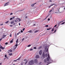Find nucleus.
I'll list each match as a JSON object with an SVG mask.
<instances>
[{"mask_svg": "<svg viewBox=\"0 0 65 65\" xmlns=\"http://www.w3.org/2000/svg\"><path fill=\"white\" fill-rule=\"evenodd\" d=\"M29 64H34V62L33 60H32L31 61H30L29 62Z\"/></svg>", "mask_w": 65, "mask_h": 65, "instance_id": "f257e3e1", "label": "nucleus"}, {"mask_svg": "<svg viewBox=\"0 0 65 65\" xmlns=\"http://www.w3.org/2000/svg\"><path fill=\"white\" fill-rule=\"evenodd\" d=\"M42 57H43V59L44 58H45V54H44V53L43 52L42 54Z\"/></svg>", "mask_w": 65, "mask_h": 65, "instance_id": "f03ea898", "label": "nucleus"}, {"mask_svg": "<svg viewBox=\"0 0 65 65\" xmlns=\"http://www.w3.org/2000/svg\"><path fill=\"white\" fill-rule=\"evenodd\" d=\"M34 61L35 63H37L38 62V60L37 59H35L34 60Z\"/></svg>", "mask_w": 65, "mask_h": 65, "instance_id": "7ed1b4c3", "label": "nucleus"}, {"mask_svg": "<svg viewBox=\"0 0 65 65\" xmlns=\"http://www.w3.org/2000/svg\"><path fill=\"white\" fill-rule=\"evenodd\" d=\"M17 48V47H15V46H14L13 48L12 49V50L13 51H14L15 49H16V48Z\"/></svg>", "mask_w": 65, "mask_h": 65, "instance_id": "20e7f679", "label": "nucleus"}, {"mask_svg": "<svg viewBox=\"0 0 65 65\" xmlns=\"http://www.w3.org/2000/svg\"><path fill=\"white\" fill-rule=\"evenodd\" d=\"M37 3H35L32 4L31 5V6H32V7H33V6H34V5H35L36 4H37Z\"/></svg>", "mask_w": 65, "mask_h": 65, "instance_id": "39448f33", "label": "nucleus"}, {"mask_svg": "<svg viewBox=\"0 0 65 65\" xmlns=\"http://www.w3.org/2000/svg\"><path fill=\"white\" fill-rule=\"evenodd\" d=\"M36 59H38V58H39V55H36Z\"/></svg>", "mask_w": 65, "mask_h": 65, "instance_id": "423d86ee", "label": "nucleus"}, {"mask_svg": "<svg viewBox=\"0 0 65 65\" xmlns=\"http://www.w3.org/2000/svg\"><path fill=\"white\" fill-rule=\"evenodd\" d=\"M0 48H1V49H2V50H3L4 49V48H5V47H2V46L1 45L0 47Z\"/></svg>", "mask_w": 65, "mask_h": 65, "instance_id": "0eeeda50", "label": "nucleus"}, {"mask_svg": "<svg viewBox=\"0 0 65 65\" xmlns=\"http://www.w3.org/2000/svg\"><path fill=\"white\" fill-rule=\"evenodd\" d=\"M39 54L40 55H41L42 54V50H41L39 52Z\"/></svg>", "mask_w": 65, "mask_h": 65, "instance_id": "6e6552de", "label": "nucleus"}, {"mask_svg": "<svg viewBox=\"0 0 65 65\" xmlns=\"http://www.w3.org/2000/svg\"><path fill=\"white\" fill-rule=\"evenodd\" d=\"M8 3H6L4 5V6H7V5H8V4H8Z\"/></svg>", "mask_w": 65, "mask_h": 65, "instance_id": "1a4fd4ad", "label": "nucleus"}, {"mask_svg": "<svg viewBox=\"0 0 65 65\" xmlns=\"http://www.w3.org/2000/svg\"><path fill=\"white\" fill-rule=\"evenodd\" d=\"M55 4H52L51 5H50V6L48 7V8H50L51 7V6H53V5H55Z\"/></svg>", "mask_w": 65, "mask_h": 65, "instance_id": "9d476101", "label": "nucleus"}, {"mask_svg": "<svg viewBox=\"0 0 65 65\" xmlns=\"http://www.w3.org/2000/svg\"><path fill=\"white\" fill-rule=\"evenodd\" d=\"M17 44H18V43H16V44L14 46L15 47H17V46H18V45Z\"/></svg>", "mask_w": 65, "mask_h": 65, "instance_id": "9b49d317", "label": "nucleus"}, {"mask_svg": "<svg viewBox=\"0 0 65 65\" xmlns=\"http://www.w3.org/2000/svg\"><path fill=\"white\" fill-rule=\"evenodd\" d=\"M6 37V35H3L2 36L3 38H4V37Z\"/></svg>", "mask_w": 65, "mask_h": 65, "instance_id": "f8f14e48", "label": "nucleus"}, {"mask_svg": "<svg viewBox=\"0 0 65 65\" xmlns=\"http://www.w3.org/2000/svg\"><path fill=\"white\" fill-rule=\"evenodd\" d=\"M63 22V21H61V22H60L58 24V26H60V24L61 23H62V22Z\"/></svg>", "mask_w": 65, "mask_h": 65, "instance_id": "ddd939ff", "label": "nucleus"}, {"mask_svg": "<svg viewBox=\"0 0 65 65\" xmlns=\"http://www.w3.org/2000/svg\"><path fill=\"white\" fill-rule=\"evenodd\" d=\"M31 46V45H29L27 46V47H30V46Z\"/></svg>", "mask_w": 65, "mask_h": 65, "instance_id": "4468645a", "label": "nucleus"}, {"mask_svg": "<svg viewBox=\"0 0 65 65\" xmlns=\"http://www.w3.org/2000/svg\"><path fill=\"white\" fill-rule=\"evenodd\" d=\"M44 62L45 63H46V59H44Z\"/></svg>", "mask_w": 65, "mask_h": 65, "instance_id": "2eb2a0df", "label": "nucleus"}, {"mask_svg": "<svg viewBox=\"0 0 65 65\" xmlns=\"http://www.w3.org/2000/svg\"><path fill=\"white\" fill-rule=\"evenodd\" d=\"M17 19H18V20L19 22H20V21H21V19H20L19 18H17Z\"/></svg>", "mask_w": 65, "mask_h": 65, "instance_id": "dca6fc26", "label": "nucleus"}, {"mask_svg": "<svg viewBox=\"0 0 65 65\" xmlns=\"http://www.w3.org/2000/svg\"><path fill=\"white\" fill-rule=\"evenodd\" d=\"M54 31V28H53L52 30H51L52 32H53V31Z\"/></svg>", "mask_w": 65, "mask_h": 65, "instance_id": "f3484780", "label": "nucleus"}, {"mask_svg": "<svg viewBox=\"0 0 65 65\" xmlns=\"http://www.w3.org/2000/svg\"><path fill=\"white\" fill-rule=\"evenodd\" d=\"M20 59H21V57H19V58H18V59H17V60H18V61H19V60H20Z\"/></svg>", "mask_w": 65, "mask_h": 65, "instance_id": "a211bd4d", "label": "nucleus"}, {"mask_svg": "<svg viewBox=\"0 0 65 65\" xmlns=\"http://www.w3.org/2000/svg\"><path fill=\"white\" fill-rule=\"evenodd\" d=\"M9 56H12V53L9 54Z\"/></svg>", "mask_w": 65, "mask_h": 65, "instance_id": "6ab92c4d", "label": "nucleus"}, {"mask_svg": "<svg viewBox=\"0 0 65 65\" xmlns=\"http://www.w3.org/2000/svg\"><path fill=\"white\" fill-rule=\"evenodd\" d=\"M51 28H48L47 29V30H51Z\"/></svg>", "mask_w": 65, "mask_h": 65, "instance_id": "aec40b11", "label": "nucleus"}, {"mask_svg": "<svg viewBox=\"0 0 65 65\" xmlns=\"http://www.w3.org/2000/svg\"><path fill=\"white\" fill-rule=\"evenodd\" d=\"M18 39H17V40L16 41V43H18Z\"/></svg>", "mask_w": 65, "mask_h": 65, "instance_id": "412c9836", "label": "nucleus"}, {"mask_svg": "<svg viewBox=\"0 0 65 65\" xmlns=\"http://www.w3.org/2000/svg\"><path fill=\"white\" fill-rule=\"evenodd\" d=\"M5 58H7V55H5Z\"/></svg>", "mask_w": 65, "mask_h": 65, "instance_id": "4be33fe9", "label": "nucleus"}, {"mask_svg": "<svg viewBox=\"0 0 65 65\" xmlns=\"http://www.w3.org/2000/svg\"><path fill=\"white\" fill-rule=\"evenodd\" d=\"M38 31V30H36L34 32V33H37V32Z\"/></svg>", "mask_w": 65, "mask_h": 65, "instance_id": "5701e85b", "label": "nucleus"}, {"mask_svg": "<svg viewBox=\"0 0 65 65\" xmlns=\"http://www.w3.org/2000/svg\"><path fill=\"white\" fill-rule=\"evenodd\" d=\"M47 46H46L45 47V49L46 50V48H47Z\"/></svg>", "mask_w": 65, "mask_h": 65, "instance_id": "b1692460", "label": "nucleus"}, {"mask_svg": "<svg viewBox=\"0 0 65 65\" xmlns=\"http://www.w3.org/2000/svg\"><path fill=\"white\" fill-rule=\"evenodd\" d=\"M45 57H47V54H46L45 55Z\"/></svg>", "mask_w": 65, "mask_h": 65, "instance_id": "393cba45", "label": "nucleus"}, {"mask_svg": "<svg viewBox=\"0 0 65 65\" xmlns=\"http://www.w3.org/2000/svg\"><path fill=\"white\" fill-rule=\"evenodd\" d=\"M65 24V22H63L61 24V25H63V24Z\"/></svg>", "mask_w": 65, "mask_h": 65, "instance_id": "a878e982", "label": "nucleus"}, {"mask_svg": "<svg viewBox=\"0 0 65 65\" xmlns=\"http://www.w3.org/2000/svg\"><path fill=\"white\" fill-rule=\"evenodd\" d=\"M10 42V43H12V42H13V41L12 40Z\"/></svg>", "mask_w": 65, "mask_h": 65, "instance_id": "bb28decb", "label": "nucleus"}, {"mask_svg": "<svg viewBox=\"0 0 65 65\" xmlns=\"http://www.w3.org/2000/svg\"><path fill=\"white\" fill-rule=\"evenodd\" d=\"M45 27H48V25H46L45 26Z\"/></svg>", "mask_w": 65, "mask_h": 65, "instance_id": "cd10ccee", "label": "nucleus"}, {"mask_svg": "<svg viewBox=\"0 0 65 65\" xmlns=\"http://www.w3.org/2000/svg\"><path fill=\"white\" fill-rule=\"evenodd\" d=\"M13 23H14V22L13 21H12V22H11V24H13Z\"/></svg>", "mask_w": 65, "mask_h": 65, "instance_id": "c85d7f7f", "label": "nucleus"}, {"mask_svg": "<svg viewBox=\"0 0 65 65\" xmlns=\"http://www.w3.org/2000/svg\"><path fill=\"white\" fill-rule=\"evenodd\" d=\"M48 16H49V15H48L47 17H46V18L45 19V20H46V18H47V17H48Z\"/></svg>", "mask_w": 65, "mask_h": 65, "instance_id": "c756f323", "label": "nucleus"}, {"mask_svg": "<svg viewBox=\"0 0 65 65\" xmlns=\"http://www.w3.org/2000/svg\"><path fill=\"white\" fill-rule=\"evenodd\" d=\"M15 22H18V20H15Z\"/></svg>", "mask_w": 65, "mask_h": 65, "instance_id": "7c9ffc66", "label": "nucleus"}, {"mask_svg": "<svg viewBox=\"0 0 65 65\" xmlns=\"http://www.w3.org/2000/svg\"><path fill=\"white\" fill-rule=\"evenodd\" d=\"M52 10H53L52 9L49 12H52Z\"/></svg>", "mask_w": 65, "mask_h": 65, "instance_id": "2f4dec72", "label": "nucleus"}, {"mask_svg": "<svg viewBox=\"0 0 65 65\" xmlns=\"http://www.w3.org/2000/svg\"><path fill=\"white\" fill-rule=\"evenodd\" d=\"M34 49H36V48H37L36 47H34Z\"/></svg>", "mask_w": 65, "mask_h": 65, "instance_id": "473e14b6", "label": "nucleus"}, {"mask_svg": "<svg viewBox=\"0 0 65 65\" xmlns=\"http://www.w3.org/2000/svg\"><path fill=\"white\" fill-rule=\"evenodd\" d=\"M57 27V24L54 27L55 28V27Z\"/></svg>", "mask_w": 65, "mask_h": 65, "instance_id": "72a5a7b5", "label": "nucleus"}, {"mask_svg": "<svg viewBox=\"0 0 65 65\" xmlns=\"http://www.w3.org/2000/svg\"><path fill=\"white\" fill-rule=\"evenodd\" d=\"M28 62L27 61H26V62H25V64H27V62Z\"/></svg>", "mask_w": 65, "mask_h": 65, "instance_id": "f704fd0d", "label": "nucleus"}, {"mask_svg": "<svg viewBox=\"0 0 65 65\" xmlns=\"http://www.w3.org/2000/svg\"><path fill=\"white\" fill-rule=\"evenodd\" d=\"M10 26L11 27H12L13 26L12 25H10Z\"/></svg>", "mask_w": 65, "mask_h": 65, "instance_id": "c9c22d12", "label": "nucleus"}, {"mask_svg": "<svg viewBox=\"0 0 65 65\" xmlns=\"http://www.w3.org/2000/svg\"><path fill=\"white\" fill-rule=\"evenodd\" d=\"M10 52H12V51L11 50H10Z\"/></svg>", "mask_w": 65, "mask_h": 65, "instance_id": "e433bc0d", "label": "nucleus"}, {"mask_svg": "<svg viewBox=\"0 0 65 65\" xmlns=\"http://www.w3.org/2000/svg\"><path fill=\"white\" fill-rule=\"evenodd\" d=\"M41 47H42V46H40V47H39V48L40 49V48H41Z\"/></svg>", "mask_w": 65, "mask_h": 65, "instance_id": "4c0bfd02", "label": "nucleus"}, {"mask_svg": "<svg viewBox=\"0 0 65 65\" xmlns=\"http://www.w3.org/2000/svg\"><path fill=\"white\" fill-rule=\"evenodd\" d=\"M31 31H32L31 30H30V31H28V32H29V33H30V32H31Z\"/></svg>", "mask_w": 65, "mask_h": 65, "instance_id": "58836bf2", "label": "nucleus"}, {"mask_svg": "<svg viewBox=\"0 0 65 65\" xmlns=\"http://www.w3.org/2000/svg\"><path fill=\"white\" fill-rule=\"evenodd\" d=\"M56 30H56H56H55L54 31V32H53V33H55V32H56Z\"/></svg>", "mask_w": 65, "mask_h": 65, "instance_id": "ea45409f", "label": "nucleus"}, {"mask_svg": "<svg viewBox=\"0 0 65 65\" xmlns=\"http://www.w3.org/2000/svg\"><path fill=\"white\" fill-rule=\"evenodd\" d=\"M8 23V21H7L5 23L6 24H7V23Z\"/></svg>", "mask_w": 65, "mask_h": 65, "instance_id": "a19ab883", "label": "nucleus"}, {"mask_svg": "<svg viewBox=\"0 0 65 65\" xmlns=\"http://www.w3.org/2000/svg\"><path fill=\"white\" fill-rule=\"evenodd\" d=\"M30 51H33V49H31L30 50Z\"/></svg>", "mask_w": 65, "mask_h": 65, "instance_id": "79ce46f5", "label": "nucleus"}, {"mask_svg": "<svg viewBox=\"0 0 65 65\" xmlns=\"http://www.w3.org/2000/svg\"><path fill=\"white\" fill-rule=\"evenodd\" d=\"M7 44H8V42H6L5 43V44H6V45H7Z\"/></svg>", "mask_w": 65, "mask_h": 65, "instance_id": "37998d69", "label": "nucleus"}, {"mask_svg": "<svg viewBox=\"0 0 65 65\" xmlns=\"http://www.w3.org/2000/svg\"><path fill=\"white\" fill-rule=\"evenodd\" d=\"M21 33H23V31L22 30H21Z\"/></svg>", "mask_w": 65, "mask_h": 65, "instance_id": "c03bdc74", "label": "nucleus"}, {"mask_svg": "<svg viewBox=\"0 0 65 65\" xmlns=\"http://www.w3.org/2000/svg\"><path fill=\"white\" fill-rule=\"evenodd\" d=\"M25 28H23V31H24V30H25Z\"/></svg>", "mask_w": 65, "mask_h": 65, "instance_id": "a18cd8bd", "label": "nucleus"}, {"mask_svg": "<svg viewBox=\"0 0 65 65\" xmlns=\"http://www.w3.org/2000/svg\"><path fill=\"white\" fill-rule=\"evenodd\" d=\"M12 18H10V20H12Z\"/></svg>", "mask_w": 65, "mask_h": 65, "instance_id": "49530a36", "label": "nucleus"}, {"mask_svg": "<svg viewBox=\"0 0 65 65\" xmlns=\"http://www.w3.org/2000/svg\"><path fill=\"white\" fill-rule=\"evenodd\" d=\"M2 38H1L0 39V41H1V40H2Z\"/></svg>", "mask_w": 65, "mask_h": 65, "instance_id": "de8ad7c7", "label": "nucleus"}, {"mask_svg": "<svg viewBox=\"0 0 65 65\" xmlns=\"http://www.w3.org/2000/svg\"><path fill=\"white\" fill-rule=\"evenodd\" d=\"M27 18H28V17L26 16L25 18V19H27Z\"/></svg>", "mask_w": 65, "mask_h": 65, "instance_id": "09e8293b", "label": "nucleus"}, {"mask_svg": "<svg viewBox=\"0 0 65 65\" xmlns=\"http://www.w3.org/2000/svg\"><path fill=\"white\" fill-rule=\"evenodd\" d=\"M14 62H15H15H16V61H17V60H14Z\"/></svg>", "mask_w": 65, "mask_h": 65, "instance_id": "8fccbe9b", "label": "nucleus"}, {"mask_svg": "<svg viewBox=\"0 0 65 65\" xmlns=\"http://www.w3.org/2000/svg\"><path fill=\"white\" fill-rule=\"evenodd\" d=\"M48 21H50V18H48Z\"/></svg>", "mask_w": 65, "mask_h": 65, "instance_id": "3c124183", "label": "nucleus"}, {"mask_svg": "<svg viewBox=\"0 0 65 65\" xmlns=\"http://www.w3.org/2000/svg\"><path fill=\"white\" fill-rule=\"evenodd\" d=\"M24 38H23L22 40V41H23V40H24Z\"/></svg>", "mask_w": 65, "mask_h": 65, "instance_id": "603ef678", "label": "nucleus"}, {"mask_svg": "<svg viewBox=\"0 0 65 65\" xmlns=\"http://www.w3.org/2000/svg\"><path fill=\"white\" fill-rule=\"evenodd\" d=\"M3 25V24H0V25L1 26H2V25Z\"/></svg>", "mask_w": 65, "mask_h": 65, "instance_id": "864d4df0", "label": "nucleus"}, {"mask_svg": "<svg viewBox=\"0 0 65 65\" xmlns=\"http://www.w3.org/2000/svg\"><path fill=\"white\" fill-rule=\"evenodd\" d=\"M13 13H11L10 14V15H12V14Z\"/></svg>", "mask_w": 65, "mask_h": 65, "instance_id": "5fc2aeb1", "label": "nucleus"}, {"mask_svg": "<svg viewBox=\"0 0 65 65\" xmlns=\"http://www.w3.org/2000/svg\"><path fill=\"white\" fill-rule=\"evenodd\" d=\"M23 10H20V11H23Z\"/></svg>", "mask_w": 65, "mask_h": 65, "instance_id": "6e6d98bb", "label": "nucleus"}, {"mask_svg": "<svg viewBox=\"0 0 65 65\" xmlns=\"http://www.w3.org/2000/svg\"><path fill=\"white\" fill-rule=\"evenodd\" d=\"M14 18H15V17H12V18H13V19Z\"/></svg>", "mask_w": 65, "mask_h": 65, "instance_id": "4d7b16f0", "label": "nucleus"}, {"mask_svg": "<svg viewBox=\"0 0 65 65\" xmlns=\"http://www.w3.org/2000/svg\"><path fill=\"white\" fill-rule=\"evenodd\" d=\"M10 37H11V34H10Z\"/></svg>", "mask_w": 65, "mask_h": 65, "instance_id": "13d9d810", "label": "nucleus"}, {"mask_svg": "<svg viewBox=\"0 0 65 65\" xmlns=\"http://www.w3.org/2000/svg\"><path fill=\"white\" fill-rule=\"evenodd\" d=\"M59 25L56 28H58V27H59Z\"/></svg>", "mask_w": 65, "mask_h": 65, "instance_id": "bf43d9fd", "label": "nucleus"}, {"mask_svg": "<svg viewBox=\"0 0 65 65\" xmlns=\"http://www.w3.org/2000/svg\"><path fill=\"white\" fill-rule=\"evenodd\" d=\"M20 24H20V23H19V26H20Z\"/></svg>", "mask_w": 65, "mask_h": 65, "instance_id": "052dcab7", "label": "nucleus"}, {"mask_svg": "<svg viewBox=\"0 0 65 65\" xmlns=\"http://www.w3.org/2000/svg\"><path fill=\"white\" fill-rule=\"evenodd\" d=\"M24 61H27V60H26V59H24Z\"/></svg>", "mask_w": 65, "mask_h": 65, "instance_id": "680f3d73", "label": "nucleus"}, {"mask_svg": "<svg viewBox=\"0 0 65 65\" xmlns=\"http://www.w3.org/2000/svg\"><path fill=\"white\" fill-rule=\"evenodd\" d=\"M2 65V63H0V65Z\"/></svg>", "mask_w": 65, "mask_h": 65, "instance_id": "e2e57ef3", "label": "nucleus"}, {"mask_svg": "<svg viewBox=\"0 0 65 65\" xmlns=\"http://www.w3.org/2000/svg\"><path fill=\"white\" fill-rule=\"evenodd\" d=\"M19 33H18L17 34V35H19Z\"/></svg>", "mask_w": 65, "mask_h": 65, "instance_id": "0e129e2a", "label": "nucleus"}, {"mask_svg": "<svg viewBox=\"0 0 65 65\" xmlns=\"http://www.w3.org/2000/svg\"><path fill=\"white\" fill-rule=\"evenodd\" d=\"M23 65V63H21V65Z\"/></svg>", "mask_w": 65, "mask_h": 65, "instance_id": "69168bd1", "label": "nucleus"}, {"mask_svg": "<svg viewBox=\"0 0 65 65\" xmlns=\"http://www.w3.org/2000/svg\"><path fill=\"white\" fill-rule=\"evenodd\" d=\"M49 1L50 2H52V1L51 0H50Z\"/></svg>", "mask_w": 65, "mask_h": 65, "instance_id": "338daca9", "label": "nucleus"}, {"mask_svg": "<svg viewBox=\"0 0 65 65\" xmlns=\"http://www.w3.org/2000/svg\"><path fill=\"white\" fill-rule=\"evenodd\" d=\"M0 52H1V50L0 49Z\"/></svg>", "mask_w": 65, "mask_h": 65, "instance_id": "774afa93", "label": "nucleus"}]
</instances>
